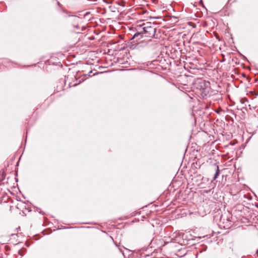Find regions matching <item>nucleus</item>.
<instances>
[{
  "label": "nucleus",
  "mask_w": 258,
  "mask_h": 258,
  "mask_svg": "<svg viewBox=\"0 0 258 258\" xmlns=\"http://www.w3.org/2000/svg\"><path fill=\"white\" fill-rule=\"evenodd\" d=\"M219 172H220V171H219V167H218V166H216V173H215V175L214 176L213 180H215L218 177V176L219 175Z\"/></svg>",
  "instance_id": "2"
},
{
  "label": "nucleus",
  "mask_w": 258,
  "mask_h": 258,
  "mask_svg": "<svg viewBox=\"0 0 258 258\" xmlns=\"http://www.w3.org/2000/svg\"><path fill=\"white\" fill-rule=\"evenodd\" d=\"M140 28L143 30V31L138 32L135 34L133 38L138 37L139 35L144 33L146 37H152L154 36L156 33V24L151 22H147L143 23Z\"/></svg>",
  "instance_id": "1"
},
{
  "label": "nucleus",
  "mask_w": 258,
  "mask_h": 258,
  "mask_svg": "<svg viewBox=\"0 0 258 258\" xmlns=\"http://www.w3.org/2000/svg\"><path fill=\"white\" fill-rule=\"evenodd\" d=\"M56 3L57 4V5H59V3L57 1H56Z\"/></svg>",
  "instance_id": "3"
}]
</instances>
